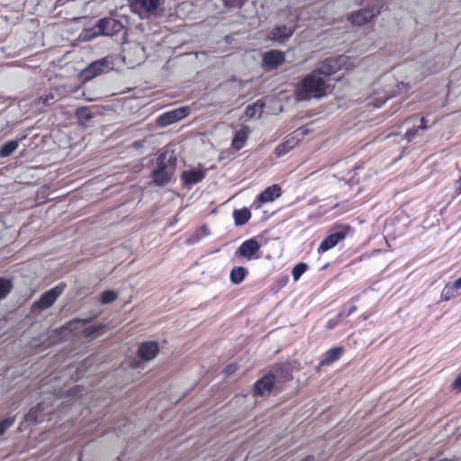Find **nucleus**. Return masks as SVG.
Instances as JSON below:
<instances>
[{"label": "nucleus", "instance_id": "nucleus-1", "mask_svg": "<svg viewBox=\"0 0 461 461\" xmlns=\"http://www.w3.org/2000/svg\"><path fill=\"white\" fill-rule=\"evenodd\" d=\"M349 59L340 55L326 59L316 69L310 73L303 81L302 86H322L331 80V76L342 68L348 69Z\"/></svg>", "mask_w": 461, "mask_h": 461}, {"label": "nucleus", "instance_id": "nucleus-2", "mask_svg": "<svg viewBox=\"0 0 461 461\" xmlns=\"http://www.w3.org/2000/svg\"><path fill=\"white\" fill-rule=\"evenodd\" d=\"M177 163V157L174 150L165 149L159 152L157 158V167L152 171V178L157 185H165L172 179Z\"/></svg>", "mask_w": 461, "mask_h": 461}, {"label": "nucleus", "instance_id": "nucleus-3", "mask_svg": "<svg viewBox=\"0 0 461 461\" xmlns=\"http://www.w3.org/2000/svg\"><path fill=\"white\" fill-rule=\"evenodd\" d=\"M292 375L288 366L278 365L275 367V373L264 375L254 385L255 393L259 396H265L270 393L271 390L277 385L279 380L285 382L290 380Z\"/></svg>", "mask_w": 461, "mask_h": 461}, {"label": "nucleus", "instance_id": "nucleus-4", "mask_svg": "<svg viewBox=\"0 0 461 461\" xmlns=\"http://www.w3.org/2000/svg\"><path fill=\"white\" fill-rule=\"evenodd\" d=\"M115 59L113 57H105L102 59L91 63L84 68L80 74V79L86 83L95 77L101 76L115 68Z\"/></svg>", "mask_w": 461, "mask_h": 461}, {"label": "nucleus", "instance_id": "nucleus-5", "mask_svg": "<svg viewBox=\"0 0 461 461\" xmlns=\"http://www.w3.org/2000/svg\"><path fill=\"white\" fill-rule=\"evenodd\" d=\"M122 60L129 66L140 64L145 59V50L139 43H125L122 50Z\"/></svg>", "mask_w": 461, "mask_h": 461}, {"label": "nucleus", "instance_id": "nucleus-6", "mask_svg": "<svg viewBox=\"0 0 461 461\" xmlns=\"http://www.w3.org/2000/svg\"><path fill=\"white\" fill-rule=\"evenodd\" d=\"M64 290V285H59L45 292L38 301L34 302L32 312L43 311L51 307L57 299L61 295Z\"/></svg>", "mask_w": 461, "mask_h": 461}, {"label": "nucleus", "instance_id": "nucleus-7", "mask_svg": "<svg viewBox=\"0 0 461 461\" xmlns=\"http://www.w3.org/2000/svg\"><path fill=\"white\" fill-rule=\"evenodd\" d=\"M122 28L123 26L121 22L113 18H104L99 21L97 24V30L94 32V34L92 36H88L86 32L84 39L91 40L94 36L97 35L113 36V34L121 32Z\"/></svg>", "mask_w": 461, "mask_h": 461}, {"label": "nucleus", "instance_id": "nucleus-8", "mask_svg": "<svg viewBox=\"0 0 461 461\" xmlns=\"http://www.w3.org/2000/svg\"><path fill=\"white\" fill-rule=\"evenodd\" d=\"M379 13V9L375 5H372L351 14L348 16V21L354 25L361 26L369 23Z\"/></svg>", "mask_w": 461, "mask_h": 461}, {"label": "nucleus", "instance_id": "nucleus-9", "mask_svg": "<svg viewBox=\"0 0 461 461\" xmlns=\"http://www.w3.org/2000/svg\"><path fill=\"white\" fill-rule=\"evenodd\" d=\"M260 244L256 239H249L241 243L235 255L250 260L259 251Z\"/></svg>", "mask_w": 461, "mask_h": 461}, {"label": "nucleus", "instance_id": "nucleus-10", "mask_svg": "<svg viewBox=\"0 0 461 461\" xmlns=\"http://www.w3.org/2000/svg\"><path fill=\"white\" fill-rule=\"evenodd\" d=\"M187 113V108L185 107L167 112L158 117V123L161 126H167L185 117Z\"/></svg>", "mask_w": 461, "mask_h": 461}, {"label": "nucleus", "instance_id": "nucleus-11", "mask_svg": "<svg viewBox=\"0 0 461 461\" xmlns=\"http://www.w3.org/2000/svg\"><path fill=\"white\" fill-rule=\"evenodd\" d=\"M285 61V55L280 50H269L263 56V67L268 69H273L283 64Z\"/></svg>", "mask_w": 461, "mask_h": 461}, {"label": "nucleus", "instance_id": "nucleus-12", "mask_svg": "<svg viewBox=\"0 0 461 461\" xmlns=\"http://www.w3.org/2000/svg\"><path fill=\"white\" fill-rule=\"evenodd\" d=\"M346 231H337L327 236L320 244L318 253H324L334 248L339 241L346 238Z\"/></svg>", "mask_w": 461, "mask_h": 461}, {"label": "nucleus", "instance_id": "nucleus-13", "mask_svg": "<svg viewBox=\"0 0 461 461\" xmlns=\"http://www.w3.org/2000/svg\"><path fill=\"white\" fill-rule=\"evenodd\" d=\"M294 27H288L286 25L276 26L269 33L268 37L271 41L283 43L287 41L294 33Z\"/></svg>", "mask_w": 461, "mask_h": 461}, {"label": "nucleus", "instance_id": "nucleus-14", "mask_svg": "<svg viewBox=\"0 0 461 461\" xmlns=\"http://www.w3.org/2000/svg\"><path fill=\"white\" fill-rule=\"evenodd\" d=\"M139 356L145 361L153 359L158 353V346L154 341H146L139 347Z\"/></svg>", "mask_w": 461, "mask_h": 461}, {"label": "nucleus", "instance_id": "nucleus-15", "mask_svg": "<svg viewBox=\"0 0 461 461\" xmlns=\"http://www.w3.org/2000/svg\"><path fill=\"white\" fill-rule=\"evenodd\" d=\"M161 4V0H133L131 7L135 10L140 9L143 12L152 14L158 10Z\"/></svg>", "mask_w": 461, "mask_h": 461}, {"label": "nucleus", "instance_id": "nucleus-16", "mask_svg": "<svg viewBox=\"0 0 461 461\" xmlns=\"http://www.w3.org/2000/svg\"><path fill=\"white\" fill-rule=\"evenodd\" d=\"M88 320H76L70 325L80 324L83 327V332L86 337H96L100 335L105 328L104 324L86 326Z\"/></svg>", "mask_w": 461, "mask_h": 461}, {"label": "nucleus", "instance_id": "nucleus-17", "mask_svg": "<svg viewBox=\"0 0 461 461\" xmlns=\"http://www.w3.org/2000/svg\"><path fill=\"white\" fill-rule=\"evenodd\" d=\"M326 88H297L296 95L300 101L310 100L312 98H321L325 95Z\"/></svg>", "mask_w": 461, "mask_h": 461}, {"label": "nucleus", "instance_id": "nucleus-18", "mask_svg": "<svg viewBox=\"0 0 461 461\" xmlns=\"http://www.w3.org/2000/svg\"><path fill=\"white\" fill-rule=\"evenodd\" d=\"M281 195V188L277 185H273L266 188L258 196L261 203H269Z\"/></svg>", "mask_w": 461, "mask_h": 461}, {"label": "nucleus", "instance_id": "nucleus-19", "mask_svg": "<svg viewBox=\"0 0 461 461\" xmlns=\"http://www.w3.org/2000/svg\"><path fill=\"white\" fill-rule=\"evenodd\" d=\"M342 353V348H332L323 355L320 364L321 366L330 365L338 360L341 357Z\"/></svg>", "mask_w": 461, "mask_h": 461}, {"label": "nucleus", "instance_id": "nucleus-20", "mask_svg": "<svg viewBox=\"0 0 461 461\" xmlns=\"http://www.w3.org/2000/svg\"><path fill=\"white\" fill-rule=\"evenodd\" d=\"M233 218L237 226L246 224L251 217V212L248 208H242L233 211Z\"/></svg>", "mask_w": 461, "mask_h": 461}, {"label": "nucleus", "instance_id": "nucleus-21", "mask_svg": "<svg viewBox=\"0 0 461 461\" xmlns=\"http://www.w3.org/2000/svg\"><path fill=\"white\" fill-rule=\"evenodd\" d=\"M248 270L243 267H235L230 274V281L235 285L241 284L248 276Z\"/></svg>", "mask_w": 461, "mask_h": 461}, {"label": "nucleus", "instance_id": "nucleus-22", "mask_svg": "<svg viewBox=\"0 0 461 461\" xmlns=\"http://www.w3.org/2000/svg\"><path fill=\"white\" fill-rule=\"evenodd\" d=\"M204 177V174L198 170H189L183 173L182 178L186 184H197Z\"/></svg>", "mask_w": 461, "mask_h": 461}, {"label": "nucleus", "instance_id": "nucleus-23", "mask_svg": "<svg viewBox=\"0 0 461 461\" xmlns=\"http://www.w3.org/2000/svg\"><path fill=\"white\" fill-rule=\"evenodd\" d=\"M18 140H13L4 143L0 147V158H6L11 156L18 148Z\"/></svg>", "mask_w": 461, "mask_h": 461}, {"label": "nucleus", "instance_id": "nucleus-24", "mask_svg": "<svg viewBox=\"0 0 461 461\" xmlns=\"http://www.w3.org/2000/svg\"><path fill=\"white\" fill-rule=\"evenodd\" d=\"M296 144L297 140L294 138H291L276 148V154L277 157H282L289 152Z\"/></svg>", "mask_w": 461, "mask_h": 461}, {"label": "nucleus", "instance_id": "nucleus-25", "mask_svg": "<svg viewBox=\"0 0 461 461\" xmlns=\"http://www.w3.org/2000/svg\"><path fill=\"white\" fill-rule=\"evenodd\" d=\"M247 140H248L247 132L243 130H240L236 132V134L232 140L231 145L235 149L240 150V149H242L245 146Z\"/></svg>", "mask_w": 461, "mask_h": 461}, {"label": "nucleus", "instance_id": "nucleus-26", "mask_svg": "<svg viewBox=\"0 0 461 461\" xmlns=\"http://www.w3.org/2000/svg\"><path fill=\"white\" fill-rule=\"evenodd\" d=\"M13 284L10 280L0 278V301L5 299L12 291Z\"/></svg>", "mask_w": 461, "mask_h": 461}, {"label": "nucleus", "instance_id": "nucleus-27", "mask_svg": "<svg viewBox=\"0 0 461 461\" xmlns=\"http://www.w3.org/2000/svg\"><path fill=\"white\" fill-rule=\"evenodd\" d=\"M457 294L458 293L452 285H447L441 292V300L449 301L450 299L455 298Z\"/></svg>", "mask_w": 461, "mask_h": 461}, {"label": "nucleus", "instance_id": "nucleus-28", "mask_svg": "<svg viewBox=\"0 0 461 461\" xmlns=\"http://www.w3.org/2000/svg\"><path fill=\"white\" fill-rule=\"evenodd\" d=\"M76 116L78 121L83 123L92 118V113L89 112L87 107H78L76 110Z\"/></svg>", "mask_w": 461, "mask_h": 461}, {"label": "nucleus", "instance_id": "nucleus-29", "mask_svg": "<svg viewBox=\"0 0 461 461\" xmlns=\"http://www.w3.org/2000/svg\"><path fill=\"white\" fill-rule=\"evenodd\" d=\"M118 297L117 293L112 290H107L102 293L101 295V303L108 304L115 301Z\"/></svg>", "mask_w": 461, "mask_h": 461}, {"label": "nucleus", "instance_id": "nucleus-30", "mask_svg": "<svg viewBox=\"0 0 461 461\" xmlns=\"http://www.w3.org/2000/svg\"><path fill=\"white\" fill-rule=\"evenodd\" d=\"M81 95L89 102L96 101L101 99V95L94 93L93 88H84V91H82Z\"/></svg>", "mask_w": 461, "mask_h": 461}, {"label": "nucleus", "instance_id": "nucleus-31", "mask_svg": "<svg viewBox=\"0 0 461 461\" xmlns=\"http://www.w3.org/2000/svg\"><path fill=\"white\" fill-rule=\"evenodd\" d=\"M307 267H307V265L305 263H299V264H297L293 268V271H292V275H293L294 279L295 281L298 280L303 275V273L306 271Z\"/></svg>", "mask_w": 461, "mask_h": 461}, {"label": "nucleus", "instance_id": "nucleus-32", "mask_svg": "<svg viewBox=\"0 0 461 461\" xmlns=\"http://www.w3.org/2000/svg\"><path fill=\"white\" fill-rule=\"evenodd\" d=\"M14 418H5L0 420V436L14 424Z\"/></svg>", "mask_w": 461, "mask_h": 461}, {"label": "nucleus", "instance_id": "nucleus-33", "mask_svg": "<svg viewBox=\"0 0 461 461\" xmlns=\"http://www.w3.org/2000/svg\"><path fill=\"white\" fill-rule=\"evenodd\" d=\"M42 103L45 105H50L55 102V96L53 94H47L39 97V103Z\"/></svg>", "mask_w": 461, "mask_h": 461}, {"label": "nucleus", "instance_id": "nucleus-34", "mask_svg": "<svg viewBox=\"0 0 461 461\" xmlns=\"http://www.w3.org/2000/svg\"><path fill=\"white\" fill-rule=\"evenodd\" d=\"M356 309L357 307L355 305H351L349 307L344 306L340 312L338 314V319L349 316L356 311Z\"/></svg>", "mask_w": 461, "mask_h": 461}, {"label": "nucleus", "instance_id": "nucleus-35", "mask_svg": "<svg viewBox=\"0 0 461 461\" xmlns=\"http://www.w3.org/2000/svg\"><path fill=\"white\" fill-rule=\"evenodd\" d=\"M419 129L418 128H412L411 130H408L405 133V139L407 141H411L415 139L417 132Z\"/></svg>", "mask_w": 461, "mask_h": 461}, {"label": "nucleus", "instance_id": "nucleus-36", "mask_svg": "<svg viewBox=\"0 0 461 461\" xmlns=\"http://www.w3.org/2000/svg\"><path fill=\"white\" fill-rule=\"evenodd\" d=\"M243 2L244 0H226V3L231 6H240Z\"/></svg>", "mask_w": 461, "mask_h": 461}, {"label": "nucleus", "instance_id": "nucleus-37", "mask_svg": "<svg viewBox=\"0 0 461 461\" xmlns=\"http://www.w3.org/2000/svg\"><path fill=\"white\" fill-rule=\"evenodd\" d=\"M453 386L461 390V374L455 379Z\"/></svg>", "mask_w": 461, "mask_h": 461}, {"label": "nucleus", "instance_id": "nucleus-38", "mask_svg": "<svg viewBox=\"0 0 461 461\" xmlns=\"http://www.w3.org/2000/svg\"><path fill=\"white\" fill-rule=\"evenodd\" d=\"M426 123H427V120L424 117H421L420 118V123L419 126H417V128L419 130H425V129H427Z\"/></svg>", "mask_w": 461, "mask_h": 461}, {"label": "nucleus", "instance_id": "nucleus-39", "mask_svg": "<svg viewBox=\"0 0 461 461\" xmlns=\"http://www.w3.org/2000/svg\"><path fill=\"white\" fill-rule=\"evenodd\" d=\"M456 292L458 293L459 290H461V277L457 278L452 285Z\"/></svg>", "mask_w": 461, "mask_h": 461}, {"label": "nucleus", "instance_id": "nucleus-40", "mask_svg": "<svg viewBox=\"0 0 461 461\" xmlns=\"http://www.w3.org/2000/svg\"><path fill=\"white\" fill-rule=\"evenodd\" d=\"M235 371V366L233 365H229L226 369H225V372L227 375H230L232 374L233 372Z\"/></svg>", "mask_w": 461, "mask_h": 461}, {"label": "nucleus", "instance_id": "nucleus-41", "mask_svg": "<svg viewBox=\"0 0 461 461\" xmlns=\"http://www.w3.org/2000/svg\"><path fill=\"white\" fill-rule=\"evenodd\" d=\"M253 110H255V111H258V112H260V113H261V112H262V110H263V104H259L258 102V103H256V104H254V106H253Z\"/></svg>", "mask_w": 461, "mask_h": 461}, {"label": "nucleus", "instance_id": "nucleus-42", "mask_svg": "<svg viewBox=\"0 0 461 461\" xmlns=\"http://www.w3.org/2000/svg\"><path fill=\"white\" fill-rule=\"evenodd\" d=\"M338 321L337 320H331L328 322V328L332 329L336 326Z\"/></svg>", "mask_w": 461, "mask_h": 461}, {"label": "nucleus", "instance_id": "nucleus-43", "mask_svg": "<svg viewBox=\"0 0 461 461\" xmlns=\"http://www.w3.org/2000/svg\"><path fill=\"white\" fill-rule=\"evenodd\" d=\"M33 415H34L33 411H31L29 412V414H28L29 420H32V419H33V420L36 421V420H37V419H36V418H33Z\"/></svg>", "mask_w": 461, "mask_h": 461}, {"label": "nucleus", "instance_id": "nucleus-44", "mask_svg": "<svg viewBox=\"0 0 461 461\" xmlns=\"http://www.w3.org/2000/svg\"><path fill=\"white\" fill-rule=\"evenodd\" d=\"M312 459V456H306L305 458H303L302 461H311Z\"/></svg>", "mask_w": 461, "mask_h": 461}, {"label": "nucleus", "instance_id": "nucleus-45", "mask_svg": "<svg viewBox=\"0 0 461 461\" xmlns=\"http://www.w3.org/2000/svg\"><path fill=\"white\" fill-rule=\"evenodd\" d=\"M385 100H384L382 103L375 104L376 106H380L383 103H384Z\"/></svg>", "mask_w": 461, "mask_h": 461}, {"label": "nucleus", "instance_id": "nucleus-46", "mask_svg": "<svg viewBox=\"0 0 461 461\" xmlns=\"http://www.w3.org/2000/svg\"><path fill=\"white\" fill-rule=\"evenodd\" d=\"M80 89H81V88L77 87V88L75 89V92L77 93V92L78 90H80Z\"/></svg>", "mask_w": 461, "mask_h": 461}]
</instances>
